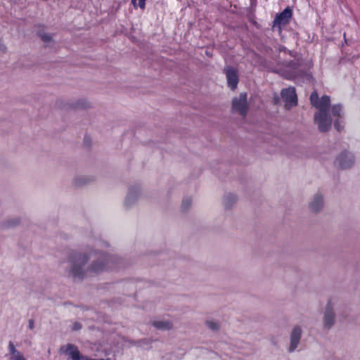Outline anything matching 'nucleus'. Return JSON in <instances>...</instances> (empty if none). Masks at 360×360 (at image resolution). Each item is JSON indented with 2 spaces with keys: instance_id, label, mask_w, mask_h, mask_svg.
I'll return each mask as SVG.
<instances>
[{
  "instance_id": "obj_28",
  "label": "nucleus",
  "mask_w": 360,
  "mask_h": 360,
  "mask_svg": "<svg viewBox=\"0 0 360 360\" xmlns=\"http://www.w3.org/2000/svg\"><path fill=\"white\" fill-rule=\"evenodd\" d=\"M129 198H130V195H129V194H128V195H127V198H126V201H125V203H126V204H127V203H128V202H129Z\"/></svg>"
},
{
  "instance_id": "obj_20",
  "label": "nucleus",
  "mask_w": 360,
  "mask_h": 360,
  "mask_svg": "<svg viewBox=\"0 0 360 360\" xmlns=\"http://www.w3.org/2000/svg\"><path fill=\"white\" fill-rule=\"evenodd\" d=\"M39 36L44 42H49L52 39V37L49 34H42L41 32H39Z\"/></svg>"
},
{
  "instance_id": "obj_3",
  "label": "nucleus",
  "mask_w": 360,
  "mask_h": 360,
  "mask_svg": "<svg viewBox=\"0 0 360 360\" xmlns=\"http://www.w3.org/2000/svg\"><path fill=\"white\" fill-rule=\"evenodd\" d=\"M89 257L86 255L75 253L71 257L72 263V275L75 278L82 279L84 277V272L82 270L84 266Z\"/></svg>"
},
{
  "instance_id": "obj_7",
  "label": "nucleus",
  "mask_w": 360,
  "mask_h": 360,
  "mask_svg": "<svg viewBox=\"0 0 360 360\" xmlns=\"http://www.w3.org/2000/svg\"><path fill=\"white\" fill-rule=\"evenodd\" d=\"M281 95L285 103V107L290 108L297 105V97L294 87L283 89Z\"/></svg>"
},
{
  "instance_id": "obj_2",
  "label": "nucleus",
  "mask_w": 360,
  "mask_h": 360,
  "mask_svg": "<svg viewBox=\"0 0 360 360\" xmlns=\"http://www.w3.org/2000/svg\"><path fill=\"white\" fill-rule=\"evenodd\" d=\"M98 261L94 262L89 267L88 272L90 276L98 274L104 271L112 269L114 259L112 256L99 253Z\"/></svg>"
},
{
  "instance_id": "obj_12",
  "label": "nucleus",
  "mask_w": 360,
  "mask_h": 360,
  "mask_svg": "<svg viewBox=\"0 0 360 360\" xmlns=\"http://www.w3.org/2000/svg\"><path fill=\"white\" fill-rule=\"evenodd\" d=\"M323 200L321 195H316L314 200L309 203V210L313 212H318L323 207Z\"/></svg>"
},
{
  "instance_id": "obj_16",
  "label": "nucleus",
  "mask_w": 360,
  "mask_h": 360,
  "mask_svg": "<svg viewBox=\"0 0 360 360\" xmlns=\"http://www.w3.org/2000/svg\"><path fill=\"white\" fill-rule=\"evenodd\" d=\"M342 112V106L340 105H334L331 108V113L333 116L340 117Z\"/></svg>"
},
{
  "instance_id": "obj_17",
  "label": "nucleus",
  "mask_w": 360,
  "mask_h": 360,
  "mask_svg": "<svg viewBox=\"0 0 360 360\" xmlns=\"http://www.w3.org/2000/svg\"><path fill=\"white\" fill-rule=\"evenodd\" d=\"M137 0H131V3L134 6L135 8H137V6H139L140 8L142 10H144L146 8V0H139V4L136 3Z\"/></svg>"
},
{
  "instance_id": "obj_4",
  "label": "nucleus",
  "mask_w": 360,
  "mask_h": 360,
  "mask_svg": "<svg viewBox=\"0 0 360 360\" xmlns=\"http://www.w3.org/2000/svg\"><path fill=\"white\" fill-rule=\"evenodd\" d=\"M292 17V10L287 6L282 12L277 13L273 20L272 28L277 29L281 32L284 27L288 25Z\"/></svg>"
},
{
  "instance_id": "obj_25",
  "label": "nucleus",
  "mask_w": 360,
  "mask_h": 360,
  "mask_svg": "<svg viewBox=\"0 0 360 360\" xmlns=\"http://www.w3.org/2000/svg\"><path fill=\"white\" fill-rule=\"evenodd\" d=\"M34 327V321L32 319H30L29 321V328L30 329L32 330Z\"/></svg>"
},
{
  "instance_id": "obj_13",
  "label": "nucleus",
  "mask_w": 360,
  "mask_h": 360,
  "mask_svg": "<svg viewBox=\"0 0 360 360\" xmlns=\"http://www.w3.org/2000/svg\"><path fill=\"white\" fill-rule=\"evenodd\" d=\"M8 349L11 355V360H26L23 354L15 349L12 342H10L8 344Z\"/></svg>"
},
{
  "instance_id": "obj_26",
  "label": "nucleus",
  "mask_w": 360,
  "mask_h": 360,
  "mask_svg": "<svg viewBox=\"0 0 360 360\" xmlns=\"http://www.w3.org/2000/svg\"><path fill=\"white\" fill-rule=\"evenodd\" d=\"M6 50V47L0 43V51L5 52Z\"/></svg>"
},
{
  "instance_id": "obj_5",
  "label": "nucleus",
  "mask_w": 360,
  "mask_h": 360,
  "mask_svg": "<svg viewBox=\"0 0 360 360\" xmlns=\"http://www.w3.org/2000/svg\"><path fill=\"white\" fill-rule=\"evenodd\" d=\"M60 352L68 354L72 360H110V359H92L81 354L78 348L72 344H68L60 347Z\"/></svg>"
},
{
  "instance_id": "obj_21",
  "label": "nucleus",
  "mask_w": 360,
  "mask_h": 360,
  "mask_svg": "<svg viewBox=\"0 0 360 360\" xmlns=\"http://www.w3.org/2000/svg\"><path fill=\"white\" fill-rule=\"evenodd\" d=\"M334 127L336 130H338V131H340L343 129V125H342L340 124V122H339L338 120H335L334 122Z\"/></svg>"
},
{
  "instance_id": "obj_15",
  "label": "nucleus",
  "mask_w": 360,
  "mask_h": 360,
  "mask_svg": "<svg viewBox=\"0 0 360 360\" xmlns=\"http://www.w3.org/2000/svg\"><path fill=\"white\" fill-rule=\"evenodd\" d=\"M236 198L233 194H229L228 195L225 196L224 199V203L226 208H229L232 203L236 202Z\"/></svg>"
},
{
  "instance_id": "obj_23",
  "label": "nucleus",
  "mask_w": 360,
  "mask_h": 360,
  "mask_svg": "<svg viewBox=\"0 0 360 360\" xmlns=\"http://www.w3.org/2000/svg\"><path fill=\"white\" fill-rule=\"evenodd\" d=\"M84 143L86 146H89L91 144V139L88 136H85L84 139Z\"/></svg>"
},
{
  "instance_id": "obj_11",
  "label": "nucleus",
  "mask_w": 360,
  "mask_h": 360,
  "mask_svg": "<svg viewBox=\"0 0 360 360\" xmlns=\"http://www.w3.org/2000/svg\"><path fill=\"white\" fill-rule=\"evenodd\" d=\"M301 329L300 327L296 326L293 328L291 335H290V346L289 351L292 352L297 347L300 337H301Z\"/></svg>"
},
{
  "instance_id": "obj_10",
  "label": "nucleus",
  "mask_w": 360,
  "mask_h": 360,
  "mask_svg": "<svg viewBox=\"0 0 360 360\" xmlns=\"http://www.w3.org/2000/svg\"><path fill=\"white\" fill-rule=\"evenodd\" d=\"M323 320L324 326L326 328H329L334 323V313L333 311V307L330 302H328L326 305Z\"/></svg>"
},
{
  "instance_id": "obj_1",
  "label": "nucleus",
  "mask_w": 360,
  "mask_h": 360,
  "mask_svg": "<svg viewBox=\"0 0 360 360\" xmlns=\"http://www.w3.org/2000/svg\"><path fill=\"white\" fill-rule=\"evenodd\" d=\"M311 104L319 110L314 115L315 123L318 124L320 131L326 132L331 127L332 120L328 115L330 105V98L328 96L324 95L321 98L316 91L310 95Z\"/></svg>"
},
{
  "instance_id": "obj_22",
  "label": "nucleus",
  "mask_w": 360,
  "mask_h": 360,
  "mask_svg": "<svg viewBox=\"0 0 360 360\" xmlns=\"http://www.w3.org/2000/svg\"><path fill=\"white\" fill-rule=\"evenodd\" d=\"M81 328H82V325L79 323H78V322L74 323V324L72 326L73 330H78Z\"/></svg>"
},
{
  "instance_id": "obj_14",
  "label": "nucleus",
  "mask_w": 360,
  "mask_h": 360,
  "mask_svg": "<svg viewBox=\"0 0 360 360\" xmlns=\"http://www.w3.org/2000/svg\"><path fill=\"white\" fill-rule=\"evenodd\" d=\"M152 324L160 330H169L172 328V323L169 321H155Z\"/></svg>"
},
{
  "instance_id": "obj_9",
  "label": "nucleus",
  "mask_w": 360,
  "mask_h": 360,
  "mask_svg": "<svg viewBox=\"0 0 360 360\" xmlns=\"http://www.w3.org/2000/svg\"><path fill=\"white\" fill-rule=\"evenodd\" d=\"M335 164L340 169H347L354 164V157L348 153H341L336 159Z\"/></svg>"
},
{
  "instance_id": "obj_8",
  "label": "nucleus",
  "mask_w": 360,
  "mask_h": 360,
  "mask_svg": "<svg viewBox=\"0 0 360 360\" xmlns=\"http://www.w3.org/2000/svg\"><path fill=\"white\" fill-rule=\"evenodd\" d=\"M224 72L226 75L228 86L232 90L236 89L239 80L237 70L231 66H227L224 69Z\"/></svg>"
},
{
  "instance_id": "obj_19",
  "label": "nucleus",
  "mask_w": 360,
  "mask_h": 360,
  "mask_svg": "<svg viewBox=\"0 0 360 360\" xmlns=\"http://www.w3.org/2000/svg\"><path fill=\"white\" fill-rule=\"evenodd\" d=\"M206 326L212 330H217L219 329V324L212 321H207Z\"/></svg>"
},
{
  "instance_id": "obj_29",
  "label": "nucleus",
  "mask_w": 360,
  "mask_h": 360,
  "mask_svg": "<svg viewBox=\"0 0 360 360\" xmlns=\"http://www.w3.org/2000/svg\"><path fill=\"white\" fill-rule=\"evenodd\" d=\"M343 37H344L345 41L347 43L346 34L345 33H344Z\"/></svg>"
},
{
  "instance_id": "obj_18",
  "label": "nucleus",
  "mask_w": 360,
  "mask_h": 360,
  "mask_svg": "<svg viewBox=\"0 0 360 360\" xmlns=\"http://www.w3.org/2000/svg\"><path fill=\"white\" fill-rule=\"evenodd\" d=\"M191 205V200L190 198H184L182 201L181 208L184 211L187 210Z\"/></svg>"
},
{
  "instance_id": "obj_24",
  "label": "nucleus",
  "mask_w": 360,
  "mask_h": 360,
  "mask_svg": "<svg viewBox=\"0 0 360 360\" xmlns=\"http://www.w3.org/2000/svg\"><path fill=\"white\" fill-rule=\"evenodd\" d=\"M86 183V181L84 180L83 179H76V181H75L76 185H82V184H85Z\"/></svg>"
},
{
  "instance_id": "obj_6",
  "label": "nucleus",
  "mask_w": 360,
  "mask_h": 360,
  "mask_svg": "<svg viewBox=\"0 0 360 360\" xmlns=\"http://www.w3.org/2000/svg\"><path fill=\"white\" fill-rule=\"evenodd\" d=\"M232 108L242 116H245L248 110L247 94H240L239 98H235L232 102Z\"/></svg>"
},
{
  "instance_id": "obj_27",
  "label": "nucleus",
  "mask_w": 360,
  "mask_h": 360,
  "mask_svg": "<svg viewBox=\"0 0 360 360\" xmlns=\"http://www.w3.org/2000/svg\"><path fill=\"white\" fill-rule=\"evenodd\" d=\"M78 105L81 106L82 108H86L87 107V105L84 104V103H78Z\"/></svg>"
}]
</instances>
